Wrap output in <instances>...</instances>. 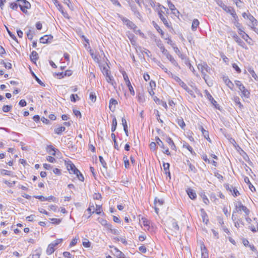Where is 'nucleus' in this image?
<instances>
[{"mask_svg":"<svg viewBox=\"0 0 258 258\" xmlns=\"http://www.w3.org/2000/svg\"><path fill=\"white\" fill-rule=\"evenodd\" d=\"M70 98H71V101L73 102H76L77 101V99H78V100L80 99V98L77 94H73L71 95Z\"/></svg>","mask_w":258,"mask_h":258,"instance_id":"09e8293b","label":"nucleus"},{"mask_svg":"<svg viewBox=\"0 0 258 258\" xmlns=\"http://www.w3.org/2000/svg\"><path fill=\"white\" fill-rule=\"evenodd\" d=\"M247 19H248L249 21L251 22V25H250L249 26L250 27L251 29L255 27V26L257 25V21L256 20V19L254 18V17L252 15H251L249 13H248V15L247 16Z\"/></svg>","mask_w":258,"mask_h":258,"instance_id":"1a4fd4ad","label":"nucleus"},{"mask_svg":"<svg viewBox=\"0 0 258 258\" xmlns=\"http://www.w3.org/2000/svg\"><path fill=\"white\" fill-rule=\"evenodd\" d=\"M89 98L93 102H95L96 99V96L95 93L91 92L90 94Z\"/></svg>","mask_w":258,"mask_h":258,"instance_id":"052dcab7","label":"nucleus"},{"mask_svg":"<svg viewBox=\"0 0 258 258\" xmlns=\"http://www.w3.org/2000/svg\"><path fill=\"white\" fill-rule=\"evenodd\" d=\"M46 150L48 153L51 154L53 156H55L56 151H58V150L52 145H48L46 147Z\"/></svg>","mask_w":258,"mask_h":258,"instance_id":"4468645a","label":"nucleus"},{"mask_svg":"<svg viewBox=\"0 0 258 258\" xmlns=\"http://www.w3.org/2000/svg\"><path fill=\"white\" fill-rule=\"evenodd\" d=\"M106 76V80L107 82L111 84L112 85L113 84L114 80L113 77L110 75V73L108 74V75H105Z\"/></svg>","mask_w":258,"mask_h":258,"instance_id":"4c0bfd02","label":"nucleus"},{"mask_svg":"<svg viewBox=\"0 0 258 258\" xmlns=\"http://www.w3.org/2000/svg\"><path fill=\"white\" fill-rule=\"evenodd\" d=\"M31 60L34 63H36V60L38 58V54L37 52L34 50L32 51L30 55Z\"/></svg>","mask_w":258,"mask_h":258,"instance_id":"4be33fe9","label":"nucleus"},{"mask_svg":"<svg viewBox=\"0 0 258 258\" xmlns=\"http://www.w3.org/2000/svg\"><path fill=\"white\" fill-rule=\"evenodd\" d=\"M205 92L207 98L209 100V101H210L211 103L216 108L220 109L219 105L217 103V101L215 100L211 94L207 90H205Z\"/></svg>","mask_w":258,"mask_h":258,"instance_id":"39448f33","label":"nucleus"},{"mask_svg":"<svg viewBox=\"0 0 258 258\" xmlns=\"http://www.w3.org/2000/svg\"><path fill=\"white\" fill-rule=\"evenodd\" d=\"M99 161H100V163H101V165H102V166L106 169H107V164H106V162L104 161L103 158L101 156H99Z\"/></svg>","mask_w":258,"mask_h":258,"instance_id":"49530a36","label":"nucleus"},{"mask_svg":"<svg viewBox=\"0 0 258 258\" xmlns=\"http://www.w3.org/2000/svg\"><path fill=\"white\" fill-rule=\"evenodd\" d=\"M166 141L170 147H174V148H176V146L171 138L169 137H167Z\"/></svg>","mask_w":258,"mask_h":258,"instance_id":"a19ab883","label":"nucleus"},{"mask_svg":"<svg viewBox=\"0 0 258 258\" xmlns=\"http://www.w3.org/2000/svg\"><path fill=\"white\" fill-rule=\"evenodd\" d=\"M153 100L157 104L161 105L163 107H164L166 109L167 108V105L165 101L161 100L156 96L153 97Z\"/></svg>","mask_w":258,"mask_h":258,"instance_id":"aec40b11","label":"nucleus"},{"mask_svg":"<svg viewBox=\"0 0 258 258\" xmlns=\"http://www.w3.org/2000/svg\"><path fill=\"white\" fill-rule=\"evenodd\" d=\"M217 4L220 6L224 11L230 14L234 9L232 7H228L225 5L221 0H217Z\"/></svg>","mask_w":258,"mask_h":258,"instance_id":"7ed1b4c3","label":"nucleus"},{"mask_svg":"<svg viewBox=\"0 0 258 258\" xmlns=\"http://www.w3.org/2000/svg\"><path fill=\"white\" fill-rule=\"evenodd\" d=\"M62 241V239H57L52 243L51 246H53L54 247L58 245V244L60 243Z\"/></svg>","mask_w":258,"mask_h":258,"instance_id":"3c124183","label":"nucleus"},{"mask_svg":"<svg viewBox=\"0 0 258 258\" xmlns=\"http://www.w3.org/2000/svg\"><path fill=\"white\" fill-rule=\"evenodd\" d=\"M127 87H128V90L130 92V93L133 95V96H134L135 94V91L134 90V88L133 87V86H132V84L131 83V82H128L127 84H126Z\"/></svg>","mask_w":258,"mask_h":258,"instance_id":"e433bc0d","label":"nucleus"},{"mask_svg":"<svg viewBox=\"0 0 258 258\" xmlns=\"http://www.w3.org/2000/svg\"><path fill=\"white\" fill-rule=\"evenodd\" d=\"M27 37L29 39V40H32L33 39V33L31 32V30H29L28 31V32H27Z\"/></svg>","mask_w":258,"mask_h":258,"instance_id":"69168bd1","label":"nucleus"},{"mask_svg":"<svg viewBox=\"0 0 258 258\" xmlns=\"http://www.w3.org/2000/svg\"><path fill=\"white\" fill-rule=\"evenodd\" d=\"M200 24V22L199 20L197 19H195L192 22L191 25V29L192 31H195L197 30V27L199 26Z\"/></svg>","mask_w":258,"mask_h":258,"instance_id":"393cba45","label":"nucleus"},{"mask_svg":"<svg viewBox=\"0 0 258 258\" xmlns=\"http://www.w3.org/2000/svg\"><path fill=\"white\" fill-rule=\"evenodd\" d=\"M223 80L225 84L231 90H233L234 88V84L229 79L227 76H223Z\"/></svg>","mask_w":258,"mask_h":258,"instance_id":"2eb2a0df","label":"nucleus"},{"mask_svg":"<svg viewBox=\"0 0 258 258\" xmlns=\"http://www.w3.org/2000/svg\"><path fill=\"white\" fill-rule=\"evenodd\" d=\"M53 39V36L51 35H46L42 37L40 39V41L42 43H48L52 42Z\"/></svg>","mask_w":258,"mask_h":258,"instance_id":"9d476101","label":"nucleus"},{"mask_svg":"<svg viewBox=\"0 0 258 258\" xmlns=\"http://www.w3.org/2000/svg\"><path fill=\"white\" fill-rule=\"evenodd\" d=\"M183 147V148L187 149L191 154H195V152L194 151L193 149L190 146L188 145V144H184Z\"/></svg>","mask_w":258,"mask_h":258,"instance_id":"ea45409f","label":"nucleus"},{"mask_svg":"<svg viewBox=\"0 0 258 258\" xmlns=\"http://www.w3.org/2000/svg\"><path fill=\"white\" fill-rule=\"evenodd\" d=\"M153 25L154 27H155V28L158 32V33H159L161 34V36L163 37L164 34V33L163 31V30L160 28V27L158 25V24L156 23H155L154 21L153 22Z\"/></svg>","mask_w":258,"mask_h":258,"instance_id":"bb28decb","label":"nucleus"},{"mask_svg":"<svg viewBox=\"0 0 258 258\" xmlns=\"http://www.w3.org/2000/svg\"><path fill=\"white\" fill-rule=\"evenodd\" d=\"M232 194L234 197H237L240 195L239 192L238 191L237 188L233 186V188H232Z\"/></svg>","mask_w":258,"mask_h":258,"instance_id":"de8ad7c7","label":"nucleus"},{"mask_svg":"<svg viewBox=\"0 0 258 258\" xmlns=\"http://www.w3.org/2000/svg\"><path fill=\"white\" fill-rule=\"evenodd\" d=\"M12 105H4L3 107V111L4 112H8L11 110V109H12Z\"/></svg>","mask_w":258,"mask_h":258,"instance_id":"864d4df0","label":"nucleus"},{"mask_svg":"<svg viewBox=\"0 0 258 258\" xmlns=\"http://www.w3.org/2000/svg\"><path fill=\"white\" fill-rule=\"evenodd\" d=\"M67 168L71 173L75 174L76 172H79V170L71 161L68 163Z\"/></svg>","mask_w":258,"mask_h":258,"instance_id":"9b49d317","label":"nucleus"},{"mask_svg":"<svg viewBox=\"0 0 258 258\" xmlns=\"http://www.w3.org/2000/svg\"><path fill=\"white\" fill-rule=\"evenodd\" d=\"M32 75L39 84L42 86H45V84L37 77V76L33 72H32Z\"/></svg>","mask_w":258,"mask_h":258,"instance_id":"c9c22d12","label":"nucleus"},{"mask_svg":"<svg viewBox=\"0 0 258 258\" xmlns=\"http://www.w3.org/2000/svg\"><path fill=\"white\" fill-rule=\"evenodd\" d=\"M41 250H36L32 255V258H39L41 255Z\"/></svg>","mask_w":258,"mask_h":258,"instance_id":"a18cd8bd","label":"nucleus"},{"mask_svg":"<svg viewBox=\"0 0 258 258\" xmlns=\"http://www.w3.org/2000/svg\"><path fill=\"white\" fill-rule=\"evenodd\" d=\"M240 224L244 225V223L240 220V219H238L237 221H236L235 222H234V225L235 226L238 228H239L240 226Z\"/></svg>","mask_w":258,"mask_h":258,"instance_id":"e2e57ef3","label":"nucleus"},{"mask_svg":"<svg viewBox=\"0 0 258 258\" xmlns=\"http://www.w3.org/2000/svg\"><path fill=\"white\" fill-rule=\"evenodd\" d=\"M187 165L189 166V170L191 171H192L194 173H196L197 172V169L194 165L191 164V163L189 162L188 160H187Z\"/></svg>","mask_w":258,"mask_h":258,"instance_id":"37998d69","label":"nucleus"},{"mask_svg":"<svg viewBox=\"0 0 258 258\" xmlns=\"http://www.w3.org/2000/svg\"><path fill=\"white\" fill-rule=\"evenodd\" d=\"M235 207L236 211L242 210L246 215H248L250 213L249 210L246 206L243 205L240 202L238 203V205L235 206Z\"/></svg>","mask_w":258,"mask_h":258,"instance_id":"423d86ee","label":"nucleus"},{"mask_svg":"<svg viewBox=\"0 0 258 258\" xmlns=\"http://www.w3.org/2000/svg\"><path fill=\"white\" fill-rule=\"evenodd\" d=\"M109 67L107 64H104L103 65L100 66V69L104 75H108L110 73L109 71Z\"/></svg>","mask_w":258,"mask_h":258,"instance_id":"dca6fc26","label":"nucleus"},{"mask_svg":"<svg viewBox=\"0 0 258 258\" xmlns=\"http://www.w3.org/2000/svg\"><path fill=\"white\" fill-rule=\"evenodd\" d=\"M230 15L232 16L233 18V19L234 20L235 22H238V17L236 14L235 11L234 10L232 11V12L230 13Z\"/></svg>","mask_w":258,"mask_h":258,"instance_id":"bf43d9fd","label":"nucleus"},{"mask_svg":"<svg viewBox=\"0 0 258 258\" xmlns=\"http://www.w3.org/2000/svg\"><path fill=\"white\" fill-rule=\"evenodd\" d=\"M74 174H76L78 179L81 181H83L84 180V177L83 174L81 173V172L79 170V172H76Z\"/></svg>","mask_w":258,"mask_h":258,"instance_id":"79ce46f5","label":"nucleus"},{"mask_svg":"<svg viewBox=\"0 0 258 258\" xmlns=\"http://www.w3.org/2000/svg\"><path fill=\"white\" fill-rule=\"evenodd\" d=\"M164 204V201L162 199H158L156 198L154 200V204L155 206H162Z\"/></svg>","mask_w":258,"mask_h":258,"instance_id":"72a5a7b5","label":"nucleus"},{"mask_svg":"<svg viewBox=\"0 0 258 258\" xmlns=\"http://www.w3.org/2000/svg\"><path fill=\"white\" fill-rule=\"evenodd\" d=\"M117 124V122L116 120V119L115 116L113 117L112 119V126H111V131L112 132H114L116 129V126Z\"/></svg>","mask_w":258,"mask_h":258,"instance_id":"7c9ffc66","label":"nucleus"},{"mask_svg":"<svg viewBox=\"0 0 258 258\" xmlns=\"http://www.w3.org/2000/svg\"><path fill=\"white\" fill-rule=\"evenodd\" d=\"M184 63L189 68L191 71H192L193 73L195 72V69L190 63L189 59H186V60L184 61Z\"/></svg>","mask_w":258,"mask_h":258,"instance_id":"f704fd0d","label":"nucleus"},{"mask_svg":"<svg viewBox=\"0 0 258 258\" xmlns=\"http://www.w3.org/2000/svg\"><path fill=\"white\" fill-rule=\"evenodd\" d=\"M187 194L191 200H195L197 198V195L195 190L191 188H188L186 190Z\"/></svg>","mask_w":258,"mask_h":258,"instance_id":"412c9836","label":"nucleus"},{"mask_svg":"<svg viewBox=\"0 0 258 258\" xmlns=\"http://www.w3.org/2000/svg\"><path fill=\"white\" fill-rule=\"evenodd\" d=\"M130 7H131V9L132 12L134 13V15L140 20L141 19V15L137 9V6L135 4L130 3Z\"/></svg>","mask_w":258,"mask_h":258,"instance_id":"6e6552de","label":"nucleus"},{"mask_svg":"<svg viewBox=\"0 0 258 258\" xmlns=\"http://www.w3.org/2000/svg\"><path fill=\"white\" fill-rule=\"evenodd\" d=\"M169 61L174 66L177 67L179 69H180V67L178 65L177 62L175 60L173 57L171 58V59H169Z\"/></svg>","mask_w":258,"mask_h":258,"instance_id":"6e6d98bb","label":"nucleus"},{"mask_svg":"<svg viewBox=\"0 0 258 258\" xmlns=\"http://www.w3.org/2000/svg\"><path fill=\"white\" fill-rule=\"evenodd\" d=\"M199 128L202 132L203 135L204 136L205 138L209 142H211V140L209 138V135L208 131L205 130L202 125H200L199 126Z\"/></svg>","mask_w":258,"mask_h":258,"instance_id":"6ab92c4d","label":"nucleus"},{"mask_svg":"<svg viewBox=\"0 0 258 258\" xmlns=\"http://www.w3.org/2000/svg\"><path fill=\"white\" fill-rule=\"evenodd\" d=\"M117 101L114 98H111L109 100V107L110 109L113 112L115 108V105L117 104Z\"/></svg>","mask_w":258,"mask_h":258,"instance_id":"f3484780","label":"nucleus"},{"mask_svg":"<svg viewBox=\"0 0 258 258\" xmlns=\"http://www.w3.org/2000/svg\"><path fill=\"white\" fill-rule=\"evenodd\" d=\"M149 3L151 6V7L155 9V11L157 8H158V9H163L167 12L168 11V9H166L164 6H161L159 3H156V2L154 0H149Z\"/></svg>","mask_w":258,"mask_h":258,"instance_id":"0eeeda50","label":"nucleus"},{"mask_svg":"<svg viewBox=\"0 0 258 258\" xmlns=\"http://www.w3.org/2000/svg\"><path fill=\"white\" fill-rule=\"evenodd\" d=\"M17 2H14L11 3L10 4V8L13 9V10H17L18 9V7L19 6V4H18L17 3Z\"/></svg>","mask_w":258,"mask_h":258,"instance_id":"5fc2aeb1","label":"nucleus"},{"mask_svg":"<svg viewBox=\"0 0 258 258\" xmlns=\"http://www.w3.org/2000/svg\"><path fill=\"white\" fill-rule=\"evenodd\" d=\"M51 200H52L53 202H57V199L52 196H50L47 198L46 197V201H50Z\"/></svg>","mask_w":258,"mask_h":258,"instance_id":"0e129e2a","label":"nucleus"},{"mask_svg":"<svg viewBox=\"0 0 258 258\" xmlns=\"http://www.w3.org/2000/svg\"><path fill=\"white\" fill-rule=\"evenodd\" d=\"M156 11H157L158 12V16H159L160 19L163 22V23L165 25V26L167 28H170V25H169V23H168L167 19L163 16V14L164 13V12H163L162 10V9L157 8L156 9Z\"/></svg>","mask_w":258,"mask_h":258,"instance_id":"f03ea898","label":"nucleus"},{"mask_svg":"<svg viewBox=\"0 0 258 258\" xmlns=\"http://www.w3.org/2000/svg\"><path fill=\"white\" fill-rule=\"evenodd\" d=\"M231 36L234 39V40L239 45H240L243 48L245 47V43L238 36V35L236 34L235 32H231Z\"/></svg>","mask_w":258,"mask_h":258,"instance_id":"20e7f679","label":"nucleus"},{"mask_svg":"<svg viewBox=\"0 0 258 258\" xmlns=\"http://www.w3.org/2000/svg\"><path fill=\"white\" fill-rule=\"evenodd\" d=\"M239 90L241 92V97H244L246 98H248L250 97V92L243 86L241 88H240Z\"/></svg>","mask_w":258,"mask_h":258,"instance_id":"f8f14e48","label":"nucleus"},{"mask_svg":"<svg viewBox=\"0 0 258 258\" xmlns=\"http://www.w3.org/2000/svg\"><path fill=\"white\" fill-rule=\"evenodd\" d=\"M98 220L102 225L105 226L107 229H110L112 227V225L108 223L105 219L99 218Z\"/></svg>","mask_w":258,"mask_h":258,"instance_id":"a211bd4d","label":"nucleus"},{"mask_svg":"<svg viewBox=\"0 0 258 258\" xmlns=\"http://www.w3.org/2000/svg\"><path fill=\"white\" fill-rule=\"evenodd\" d=\"M155 140L156 141L157 144L159 146H160L161 148H162L163 149L165 148L164 145V144H163V142L159 139V137H156L155 138Z\"/></svg>","mask_w":258,"mask_h":258,"instance_id":"58836bf2","label":"nucleus"},{"mask_svg":"<svg viewBox=\"0 0 258 258\" xmlns=\"http://www.w3.org/2000/svg\"><path fill=\"white\" fill-rule=\"evenodd\" d=\"M201 212L202 213L201 216L203 218V222H206V223H207L208 221V215L207 213L203 209H201Z\"/></svg>","mask_w":258,"mask_h":258,"instance_id":"cd10ccee","label":"nucleus"},{"mask_svg":"<svg viewBox=\"0 0 258 258\" xmlns=\"http://www.w3.org/2000/svg\"><path fill=\"white\" fill-rule=\"evenodd\" d=\"M238 33L241 36L242 38H243L247 42H248V38L251 39L249 36L246 34L241 29H239V31H238Z\"/></svg>","mask_w":258,"mask_h":258,"instance_id":"b1692460","label":"nucleus"},{"mask_svg":"<svg viewBox=\"0 0 258 258\" xmlns=\"http://www.w3.org/2000/svg\"><path fill=\"white\" fill-rule=\"evenodd\" d=\"M163 167L164 168L165 174L167 175L170 178V173L169 171L170 164L168 163H163Z\"/></svg>","mask_w":258,"mask_h":258,"instance_id":"5701e85b","label":"nucleus"},{"mask_svg":"<svg viewBox=\"0 0 258 258\" xmlns=\"http://www.w3.org/2000/svg\"><path fill=\"white\" fill-rule=\"evenodd\" d=\"M16 2L19 3L21 10L25 14H27V10L31 8L30 3L26 0H17Z\"/></svg>","mask_w":258,"mask_h":258,"instance_id":"f257e3e1","label":"nucleus"},{"mask_svg":"<svg viewBox=\"0 0 258 258\" xmlns=\"http://www.w3.org/2000/svg\"><path fill=\"white\" fill-rule=\"evenodd\" d=\"M168 5L169 9L172 11L176 10L177 12L178 13V11L176 9L175 6L170 1L168 2Z\"/></svg>","mask_w":258,"mask_h":258,"instance_id":"13d9d810","label":"nucleus"},{"mask_svg":"<svg viewBox=\"0 0 258 258\" xmlns=\"http://www.w3.org/2000/svg\"><path fill=\"white\" fill-rule=\"evenodd\" d=\"M232 67L238 73H241V70L239 68V67L237 65V64H236L235 63H233Z\"/></svg>","mask_w":258,"mask_h":258,"instance_id":"338daca9","label":"nucleus"},{"mask_svg":"<svg viewBox=\"0 0 258 258\" xmlns=\"http://www.w3.org/2000/svg\"><path fill=\"white\" fill-rule=\"evenodd\" d=\"M66 130L64 126H60L54 130V133L57 135H61L62 132Z\"/></svg>","mask_w":258,"mask_h":258,"instance_id":"2f4dec72","label":"nucleus"},{"mask_svg":"<svg viewBox=\"0 0 258 258\" xmlns=\"http://www.w3.org/2000/svg\"><path fill=\"white\" fill-rule=\"evenodd\" d=\"M138 99L140 102H144L145 100L144 95L141 93L138 94Z\"/></svg>","mask_w":258,"mask_h":258,"instance_id":"4d7b16f0","label":"nucleus"},{"mask_svg":"<svg viewBox=\"0 0 258 258\" xmlns=\"http://www.w3.org/2000/svg\"><path fill=\"white\" fill-rule=\"evenodd\" d=\"M102 211L101 206L100 205H96V208L95 212L97 214L100 215Z\"/></svg>","mask_w":258,"mask_h":258,"instance_id":"680f3d73","label":"nucleus"},{"mask_svg":"<svg viewBox=\"0 0 258 258\" xmlns=\"http://www.w3.org/2000/svg\"><path fill=\"white\" fill-rule=\"evenodd\" d=\"M50 220L51 223L54 224H59L61 221V219L50 218Z\"/></svg>","mask_w":258,"mask_h":258,"instance_id":"8fccbe9b","label":"nucleus"},{"mask_svg":"<svg viewBox=\"0 0 258 258\" xmlns=\"http://www.w3.org/2000/svg\"><path fill=\"white\" fill-rule=\"evenodd\" d=\"M54 250V247L51 246V244L50 243L48 245V247L46 249V253L47 254L49 255L53 253Z\"/></svg>","mask_w":258,"mask_h":258,"instance_id":"473e14b6","label":"nucleus"},{"mask_svg":"<svg viewBox=\"0 0 258 258\" xmlns=\"http://www.w3.org/2000/svg\"><path fill=\"white\" fill-rule=\"evenodd\" d=\"M198 69L201 70V72L202 71L204 72V71H206L208 73H210L211 68L208 66V64L206 62H204L202 64H199L198 65Z\"/></svg>","mask_w":258,"mask_h":258,"instance_id":"ddd939ff","label":"nucleus"},{"mask_svg":"<svg viewBox=\"0 0 258 258\" xmlns=\"http://www.w3.org/2000/svg\"><path fill=\"white\" fill-rule=\"evenodd\" d=\"M115 255L118 258H125V255L120 250L115 248Z\"/></svg>","mask_w":258,"mask_h":258,"instance_id":"c756f323","label":"nucleus"},{"mask_svg":"<svg viewBox=\"0 0 258 258\" xmlns=\"http://www.w3.org/2000/svg\"><path fill=\"white\" fill-rule=\"evenodd\" d=\"M234 101L235 102V103H236L237 104H238L239 105V107L240 108L243 107V105L240 102V99L238 97H237V96L235 97L234 98Z\"/></svg>","mask_w":258,"mask_h":258,"instance_id":"603ef678","label":"nucleus"},{"mask_svg":"<svg viewBox=\"0 0 258 258\" xmlns=\"http://www.w3.org/2000/svg\"><path fill=\"white\" fill-rule=\"evenodd\" d=\"M58 10L61 13V14L63 15V16L64 17H67V16H68V14L67 13H65L63 10V7L60 4H58V7H57Z\"/></svg>","mask_w":258,"mask_h":258,"instance_id":"c03bdc74","label":"nucleus"},{"mask_svg":"<svg viewBox=\"0 0 258 258\" xmlns=\"http://www.w3.org/2000/svg\"><path fill=\"white\" fill-rule=\"evenodd\" d=\"M127 27L131 29H133L135 33H137L136 31V29L137 28V26L131 21L128 23H127Z\"/></svg>","mask_w":258,"mask_h":258,"instance_id":"c85d7f7f","label":"nucleus"},{"mask_svg":"<svg viewBox=\"0 0 258 258\" xmlns=\"http://www.w3.org/2000/svg\"><path fill=\"white\" fill-rule=\"evenodd\" d=\"M176 122L180 126L181 128L184 129V127L185 126V123L182 117L177 118Z\"/></svg>","mask_w":258,"mask_h":258,"instance_id":"a878e982","label":"nucleus"},{"mask_svg":"<svg viewBox=\"0 0 258 258\" xmlns=\"http://www.w3.org/2000/svg\"><path fill=\"white\" fill-rule=\"evenodd\" d=\"M46 160L50 163H54L56 162V159L52 156H48L46 157Z\"/></svg>","mask_w":258,"mask_h":258,"instance_id":"774afa93","label":"nucleus"}]
</instances>
